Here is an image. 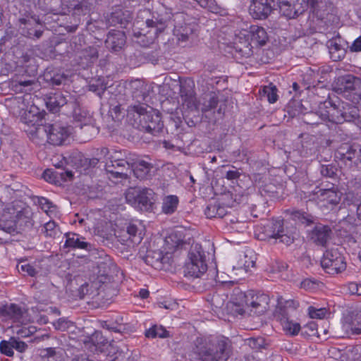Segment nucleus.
<instances>
[{
	"instance_id": "obj_20",
	"label": "nucleus",
	"mask_w": 361,
	"mask_h": 361,
	"mask_svg": "<svg viewBox=\"0 0 361 361\" xmlns=\"http://www.w3.org/2000/svg\"><path fill=\"white\" fill-rule=\"evenodd\" d=\"M27 344L19 339V338L11 336L8 340H2L0 342V353L8 357H13V349L23 353L27 349Z\"/></svg>"
},
{
	"instance_id": "obj_33",
	"label": "nucleus",
	"mask_w": 361,
	"mask_h": 361,
	"mask_svg": "<svg viewBox=\"0 0 361 361\" xmlns=\"http://www.w3.org/2000/svg\"><path fill=\"white\" fill-rule=\"evenodd\" d=\"M251 43L255 46H264L268 40V35L266 30L259 25H252L249 31Z\"/></svg>"
},
{
	"instance_id": "obj_10",
	"label": "nucleus",
	"mask_w": 361,
	"mask_h": 361,
	"mask_svg": "<svg viewBox=\"0 0 361 361\" xmlns=\"http://www.w3.org/2000/svg\"><path fill=\"white\" fill-rule=\"evenodd\" d=\"M322 268L329 274L343 272L346 269V263L338 248L327 250L321 261Z\"/></svg>"
},
{
	"instance_id": "obj_21",
	"label": "nucleus",
	"mask_w": 361,
	"mask_h": 361,
	"mask_svg": "<svg viewBox=\"0 0 361 361\" xmlns=\"http://www.w3.org/2000/svg\"><path fill=\"white\" fill-rule=\"evenodd\" d=\"M274 0H252L250 13L255 19H265L271 13Z\"/></svg>"
},
{
	"instance_id": "obj_18",
	"label": "nucleus",
	"mask_w": 361,
	"mask_h": 361,
	"mask_svg": "<svg viewBox=\"0 0 361 361\" xmlns=\"http://www.w3.org/2000/svg\"><path fill=\"white\" fill-rule=\"evenodd\" d=\"M204 99L205 101L202 106V113L209 119L214 121L219 119L223 115L221 108L219 107L216 111L214 110L216 109L219 103L218 97L214 92H210Z\"/></svg>"
},
{
	"instance_id": "obj_30",
	"label": "nucleus",
	"mask_w": 361,
	"mask_h": 361,
	"mask_svg": "<svg viewBox=\"0 0 361 361\" xmlns=\"http://www.w3.org/2000/svg\"><path fill=\"white\" fill-rule=\"evenodd\" d=\"M326 47L331 59L334 61L342 60L346 54L345 48L341 44V38H332L326 42Z\"/></svg>"
},
{
	"instance_id": "obj_37",
	"label": "nucleus",
	"mask_w": 361,
	"mask_h": 361,
	"mask_svg": "<svg viewBox=\"0 0 361 361\" xmlns=\"http://www.w3.org/2000/svg\"><path fill=\"white\" fill-rule=\"evenodd\" d=\"M23 314L24 312L22 308L16 304H10L9 305L0 307V315L8 317L14 322H20Z\"/></svg>"
},
{
	"instance_id": "obj_31",
	"label": "nucleus",
	"mask_w": 361,
	"mask_h": 361,
	"mask_svg": "<svg viewBox=\"0 0 361 361\" xmlns=\"http://www.w3.org/2000/svg\"><path fill=\"white\" fill-rule=\"evenodd\" d=\"M331 230L328 226L317 225L312 231L311 239L314 243L324 246L330 238Z\"/></svg>"
},
{
	"instance_id": "obj_41",
	"label": "nucleus",
	"mask_w": 361,
	"mask_h": 361,
	"mask_svg": "<svg viewBox=\"0 0 361 361\" xmlns=\"http://www.w3.org/2000/svg\"><path fill=\"white\" fill-rule=\"evenodd\" d=\"M102 286L97 281H93L90 283H85L79 288V294L81 298L85 295H89L92 299L100 294Z\"/></svg>"
},
{
	"instance_id": "obj_25",
	"label": "nucleus",
	"mask_w": 361,
	"mask_h": 361,
	"mask_svg": "<svg viewBox=\"0 0 361 361\" xmlns=\"http://www.w3.org/2000/svg\"><path fill=\"white\" fill-rule=\"evenodd\" d=\"M66 240L63 245L64 247L72 248L74 250L79 249L85 251L92 250V244L90 242L86 241L85 238L78 233H68L66 234Z\"/></svg>"
},
{
	"instance_id": "obj_47",
	"label": "nucleus",
	"mask_w": 361,
	"mask_h": 361,
	"mask_svg": "<svg viewBox=\"0 0 361 361\" xmlns=\"http://www.w3.org/2000/svg\"><path fill=\"white\" fill-rule=\"evenodd\" d=\"M262 96L266 97L269 103H275L278 100L276 87L272 83L264 86L262 90Z\"/></svg>"
},
{
	"instance_id": "obj_9",
	"label": "nucleus",
	"mask_w": 361,
	"mask_h": 361,
	"mask_svg": "<svg viewBox=\"0 0 361 361\" xmlns=\"http://www.w3.org/2000/svg\"><path fill=\"white\" fill-rule=\"evenodd\" d=\"M92 256L97 269V282L104 283L117 271L118 267L111 257L102 250H94Z\"/></svg>"
},
{
	"instance_id": "obj_40",
	"label": "nucleus",
	"mask_w": 361,
	"mask_h": 361,
	"mask_svg": "<svg viewBox=\"0 0 361 361\" xmlns=\"http://www.w3.org/2000/svg\"><path fill=\"white\" fill-rule=\"evenodd\" d=\"M44 80L51 85H60L66 79L64 73L58 69H47L44 73Z\"/></svg>"
},
{
	"instance_id": "obj_52",
	"label": "nucleus",
	"mask_w": 361,
	"mask_h": 361,
	"mask_svg": "<svg viewBox=\"0 0 361 361\" xmlns=\"http://www.w3.org/2000/svg\"><path fill=\"white\" fill-rule=\"evenodd\" d=\"M42 233L46 237L55 238L59 233V227L55 221H49L44 225Z\"/></svg>"
},
{
	"instance_id": "obj_22",
	"label": "nucleus",
	"mask_w": 361,
	"mask_h": 361,
	"mask_svg": "<svg viewBox=\"0 0 361 361\" xmlns=\"http://www.w3.org/2000/svg\"><path fill=\"white\" fill-rule=\"evenodd\" d=\"M133 18L130 11L123 9H116L115 11L107 15L106 23L107 26H119L126 27L131 22Z\"/></svg>"
},
{
	"instance_id": "obj_28",
	"label": "nucleus",
	"mask_w": 361,
	"mask_h": 361,
	"mask_svg": "<svg viewBox=\"0 0 361 361\" xmlns=\"http://www.w3.org/2000/svg\"><path fill=\"white\" fill-rule=\"evenodd\" d=\"M132 97L138 104H145L149 97V87L143 81L135 80L130 83Z\"/></svg>"
},
{
	"instance_id": "obj_3",
	"label": "nucleus",
	"mask_w": 361,
	"mask_h": 361,
	"mask_svg": "<svg viewBox=\"0 0 361 361\" xmlns=\"http://www.w3.org/2000/svg\"><path fill=\"white\" fill-rule=\"evenodd\" d=\"M139 15L142 18L151 16V18H147L145 20V27L140 28L138 26V21L133 26V37L135 42L140 46L147 47L154 42L160 33L164 31L169 16L166 12L164 13L156 11L151 13L149 9L141 11Z\"/></svg>"
},
{
	"instance_id": "obj_59",
	"label": "nucleus",
	"mask_w": 361,
	"mask_h": 361,
	"mask_svg": "<svg viewBox=\"0 0 361 361\" xmlns=\"http://www.w3.org/2000/svg\"><path fill=\"white\" fill-rule=\"evenodd\" d=\"M336 169L331 164L322 165L320 173L324 177L332 178L336 175Z\"/></svg>"
},
{
	"instance_id": "obj_36",
	"label": "nucleus",
	"mask_w": 361,
	"mask_h": 361,
	"mask_svg": "<svg viewBox=\"0 0 361 361\" xmlns=\"http://www.w3.org/2000/svg\"><path fill=\"white\" fill-rule=\"evenodd\" d=\"M67 97H70L69 95H64L61 92L54 93L53 95L50 96L46 102L47 108L53 113L57 112L61 107L68 104V100L67 99Z\"/></svg>"
},
{
	"instance_id": "obj_53",
	"label": "nucleus",
	"mask_w": 361,
	"mask_h": 361,
	"mask_svg": "<svg viewBox=\"0 0 361 361\" xmlns=\"http://www.w3.org/2000/svg\"><path fill=\"white\" fill-rule=\"evenodd\" d=\"M292 218L295 221L305 225H310L314 221L312 216L300 211L293 212L292 213Z\"/></svg>"
},
{
	"instance_id": "obj_15",
	"label": "nucleus",
	"mask_w": 361,
	"mask_h": 361,
	"mask_svg": "<svg viewBox=\"0 0 361 361\" xmlns=\"http://www.w3.org/2000/svg\"><path fill=\"white\" fill-rule=\"evenodd\" d=\"M245 295V302L248 307H250V314L255 315H261L267 311L269 309V297L268 295L261 293L255 294L250 293Z\"/></svg>"
},
{
	"instance_id": "obj_60",
	"label": "nucleus",
	"mask_w": 361,
	"mask_h": 361,
	"mask_svg": "<svg viewBox=\"0 0 361 361\" xmlns=\"http://www.w3.org/2000/svg\"><path fill=\"white\" fill-rule=\"evenodd\" d=\"M308 314L312 319H323L326 314L325 309H316L313 307L308 308Z\"/></svg>"
},
{
	"instance_id": "obj_13",
	"label": "nucleus",
	"mask_w": 361,
	"mask_h": 361,
	"mask_svg": "<svg viewBox=\"0 0 361 361\" xmlns=\"http://www.w3.org/2000/svg\"><path fill=\"white\" fill-rule=\"evenodd\" d=\"M335 158L345 163L350 161L356 166H361V148L348 143L341 144L335 152Z\"/></svg>"
},
{
	"instance_id": "obj_55",
	"label": "nucleus",
	"mask_w": 361,
	"mask_h": 361,
	"mask_svg": "<svg viewBox=\"0 0 361 361\" xmlns=\"http://www.w3.org/2000/svg\"><path fill=\"white\" fill-rule=\"evenodd\" d=\"M241 176L240 172L238 169L231 166L228 171L225 172L224 178L231 180L233 183L237 182Z\"/></svg>"
},
{
	"instance_id": "obj_51",
	"label": "nucleus",
	"mask_w": 361,
	"mask_h": 361,
	"mask_svg": "<svg viewBox=\"0 0 361 361\" xmlns=\"http://www.w3.org/2000/svg\"><path fill=\"white\" fill-rule=\"evenodd\" d=\"M15 56L18 59L16 63L21 66L28 67L31 65L32 62L35 61V59L27 52L16 51Z\"/></svg>"
},
{
	"instance_id": "obj_19",
	"label": "nucleus",
	"mask_w": 361,
	"mask_h": 361,
	"mask_svg": "<svg viewBox=\"0 0 361 361\" xmlns=\"http://www.w3.org/2000/svg\"><path fill=\"white\" fill-rule=\"evenodd\" d=\"M260 233L262 235L261 240H267L270 238H276L280 235V233L284 232L283 221L282 219H271L266 221V223L259 228Z\"/></svg>"
},
{
	"instance_id": "obj_2",
	"label": "nucleus",
	"mask_w": 361,
	"mask_h": 361,
	"mask_svg": "<svg viewBox=\"0 0 361 361\" xmlns=\"http://www.w3.org/2000/svg\"><path fill=\"white\" fill-rule=\"evenodd\" d=\"M24 123L31 129L27 130L33 138L41 140H46L53 145L65 144L72 133V128L66 124L54 123L53 124H42V120L39 116L32 114L30 111L25 113Z\"/></svg>"
},
{
	"instance_id": "obj_39",
	"label": "nucleus",
	"mask_w": 361,
	"mask_h": 361,
	"mask_svg": "<svg viewBox=\"0 0 361 361\" xmlns=\"http://www.w3.org/2000/svg\"><path fill=\"white\" fill-rule=\"evenodd\" d=\"M342 123L344 122H355L359 118L360 109L348 103H342Z\"/></svg>"
},
{
	"instance_id": "obj_26",
	"label": "nucleus",
	"mask_w": 361,
	"mask_h": 361,
	"mask_svg": "<svg viewBox=\"0 0 361 361\" xmlns=\"http://www.w3.org/2000/svg\"><path fill=\"white\" fill-rule=\"evenodd\" d=\"M105 170L107 173L110 174L109 178L127 179L128 178V172H131L130 164H110L106 163Z\"/></svg>"
},
{
	"instance_id": "obj_5",
	"label": "nucleus",
	"mask_w": 361,
	"mask_h": 361,
	"mask_svg": "<svg viewBox=\"0 0 361 361\" xmlns=\"http://www.w3.org/2000/svg\"><path fill=\"white\" fill-rule=\"evenodd\" d=\"M164 84L172 86L173 90L176 88L179 92L183 108L190 111H197L199 103L195 92L194 81L190 78L181 79L180 76L173 74V77L165 78Z\"/></svg>"
},
{
	"instance_id": "obj_8",
	"label": "nucleus",
	"mask_w": 361,
	"mask_h": 361,
	"mask_svg": "<svg viewBox=\"0 0 361 361\" xmlns=\"http://www.w3.org/2000/svg\"><path fill=\"white\" fill-rule=\"evenodd\" d=\"M154 192L149 188H130L126 196V200L135 208L141 211L152 209L155 201Z\"/></svg>"
},
{
	"instance_id": "obj_56",
	"label": "nucleus",
	"mask_w": 361,
	"mask_h": 361,
	"mask_svg": "<svg viewBox=\"0 0 361 361\" xmlns=\"http://www.w3.org/2000/svg\"><path fill=\"white\" fill-rule=\"evenodd\" d=\"M106 89V85L99 81H97L96 83H91L89 85V90L96 93L99 97H102Z\"/></svg>"
},
{
	"instance_id": "obj_23",
	"label": "nucleus",
	"mask_w": 361,
	"mask_h": 361,
	"mask_svg": "<svg viewBox=\"0 0 361 361\" xmlns=\"http://www.w3.org/2000/svg\"><path fill=\"white\" fill-rule=\"evenodd\" d=\"M126 37L123 31L111 30L105 40V46L114 52L120 51L126 44Z\"/></svg>"
},
{
	"instance_id": "obj_57",
	"label": "nucleus",
	"mask_w": 361,
	"mask_h": 361,
	"mask_svg": "<svg viewBox=\"0 0 361 361\" xmlns=\"http://www.w3.org/2000/svg\"><path fill=\"white\" fill-rule=\"evenodd\" d=\"M17 269L19 272H25L30 276H34L37 273L34 267L30 264L19 263L17 264Z\"/></svg>"
},
{
	"instance_id": "obj_54",
	"label": "nucleus",
	"mask_w": 361,
	"mask_h": 361,
	"mask_svg": "<svg viewBox=\"0 0 361 361\" xmlns=\"http://www.w3.org/2000/svg\"><path fill=\"white\" fill-rule=\"evenodd\" d=\"M59 176L63 180H66L63 173H59L50 169H46L42 174L43 178L49 183H56Z\"/></svg>"
},
{
	"instance_id": "obj_44",
	"label": "nucleus",
	"mask_w": 361,
	"mask_h": 361,
	"mask_svg": "<svg viewBox=\"0 0 361 361\" xmlns=\"http://www.w3.org/2000/svg\"><path fill=\"white\" fill-rule=\"evenodd\" d=\"M290 311L283 305L282 298L278 300V305L274 311V316L281 324L290 319Z\"/></svg>"
},
{
	"instance_id": "obj_14",
	"label": "nucleus",
	"mask_w": 361,
	"mask_h": 361,
	"mask_svg": "<svg viewBox=\"0 0 361 361\" xmlns=\"http://www.w3.org/2000/svg\"><path fill=\"white\" fill-rule=\"evenodd\" d=\"M18 21L20 25L25 26L24 28L27 29V36L29 38L39 39L41 37L43 31L37 28V27L41 25L40 19L33 12L26 11L21 15Z\"/></svg>"
},
{
	"instance_id": "obj_43",
	"label": "nucleus",
	"mask_w": 361,
	"mask_h": 361,
	"mask_svg": "<svg viewBox=\"0 0 361 361\" xmlns=\"http://www.w3.org/2000/svg\"><path fill=\"white\" fill-rule=\"evenodd\" d=\"M322 116V107L321 105L319 107V111L317 112L310 111L302 115V121L307 125H319L324 121V118Z\"/></svg>"
},
{
	"instance_id": "obj_17",
	"label": "nucleus",
	"mask_w": 361,
	"mask_h": 361,
	"mask_svg": "<svg viewBox=\"0 0 361 361\" xmlns=\"http://www.w3.org/2000/svg\"><path fill=\"white\" fill-rule=\"evenodd\" d=\"M322 116L324 122L335 124L342 123V105L336 104L331 99H326L321 104Z\"/></svg>"
},
{
	"instance_id": "obj_38",
	"label": "nucleus",
	"mask_w": 361,
	"mask_h": 361,
	"mask_svg": "<svg viewBox=\"0 0 361 361\" xmlns=\"http://www.w3.org/2000/svg\"><path fill=\"white\" fill-rule=\"evenodd\" d=\"M33 84V80H27L23 77H15L10 81L9 87L16 93H20L30 90V87Z\"/></svg>"
},
{
	"instance_id": "obj_6",
	"label": "nucleus",
	"mask_w": 361,
	"mask_h": 361,
	"mask_svg": "<svg viewBox=\"0 0 361 361\" xmlns=\"http://www.w3.org/2000/svg\"><path fill=\"white\" fill-rule=\"evenodd\" d=\"M47 9L57 15L85 16L94 9L95 0H47Z\"/></svg>"
},
{
	"instance_id": "obj_49",
	"label": "nucleus",
	"mask_w": 361,
	"mask_h": 361,
	"mask_svg": "<svg viewBox=\"0 0 361 361\" xmlns=\"http://www.w3.org/2000/svg\"><path fill=\"white\" fill-rule=\"evenodd\" d=\"M281 324L282 326L283 330L286 332V334L290 336L298 335L300 330L301 329V326L299 323L290 319L286 320V322Z\"/></svg>"
},
{
	"instance_id": "obj_63",
	"label": "nucleus",
	"mask_w": 361,
	"mask_h": 361,
	"mask_svg": "<svg viewBox=\"0 0 361 361\" xmlns=\"http://www.w3.org/2000/svg\"><path fill=\"white\" fill-rule=\"evenodd\" d=\"M149 257H152L154 259L156 262H160L161 263H164V257L161 251L152 252V250H148L147 252V259Z\"/></svg>"
},
{
	"instance_id": "obj_61",
	"label": "nucleus",
	"mask_w": 361,
	"mask_h": 361,
	"mask_svg": "<svg viewBox=\"0 0 361 361\" xmlns=\"http://www.w3.org/2000/svg\"><path fill=\"white\" fill-rule=\"evenodd\" d=\"M348 290L351 295L361 296V283L357 282H350L347 285Z\"/></svg>"
},
{
	"instance_id": "obj_48",
	"label": "nucleus",
	"mask_w": 361,
	"mask_h": 361,
	"mask_svg": "<svg viewBox=\"0 0 361 361\" xmlns=\"http://www.w3.org/2000/svg\"><path fill=\"white\" fill-rule=\"evenodd\" d=\"M145 336L147 338H167L169 336V333L162 326L154 325L146 330Z\"/></svg>"
},
{
	"instance_id": "obj_45",
	"label": "nucleus",
	"mask_w": 361,
	"mask_h": 361,
	"mask_svg": "<svg viewBox=\"0 0 361 361\" xmlns=\"http://www.w3.org/2000/svg\"><path fill=\"white\" fill-rule=\"evenodd\" d=\"M178 198L176 195H169L166 197L162 203V212L165 214L173 213L178 206Z\"/></svg>"
},
{
	"instance_id": "obj_1",
	"label": "nucleus",
	"mask_w": 361,
	"mask_h": 361,
	"mask_svg": "<svg viewBox=\"0 0 361 361\" xmlns=\"http://www.w3.org/2000/svg\"><path fill=\"white\" fill-rule=\"evenodd\" d=\"M232 354L231 341L224 336L197 338L189 356L200 361H227Z\"/></svg>"
},
{
	"instance_id": "obj_34",
	"label": "nucleus",
	"mask_w": 361,
	"mask_h": 361,
	"mask_svg": "<svg viewBox=\"0 0 361 361\" xmlns=\"http://www.w3.org/2000/svg\"><path fill=\"white\" fill-rule=\"evenodd\" d=\"M130 169L137 178L145 179L150 176L152 165L144 160H137L130 164Z\"/></svg>"
},
{
	"instance_id": "obj_42",
	"label": "nucleus",
	"mask_w": 361,
	"mask_h": 361,
	"mask_svg": "<svg viewBox=\"0 0 361 361\" xmlns=\"http://www.w3.org/2000/svg\"><path fill=\"white\" fill-rule=\"evenodd\" d=\"M227 213L225 207L219 203L209 204L205 209L204 214L207 218H223Z\"/></svg>"
},
{
	"instance_id": "obj_24",
	"label": "nucleus",
	"mask_w": 361,
	"mask_h": 361,
	"mask_svg": "<svg viewBox=\"0 0 361 361\" xmlns=\"http://www.w3.org/2000/svg\"><path fill=\"white\" fill-rule=\"evenodd\" d=\"M73 109V117L78 123V126L82 129L84 126H92L94 119L92 114L84 107L81 106L77 102H71Z\"/></svg>"
},
{
	"instance_id": "obj_64",
	"label": "nucleus",
	"mask_w": 361,
	"mask_h": 361,
	"mask_svg": "<svg viewBox=\"0 0 361 361\" xmlns=\"http://www.w3.org/2000/svg\"><path fill=\"white\" fill-rule=\"evenodd\" d=\"M54 325L56 329L61 331H65L68 328V322L62 318L59 319Z\"/></svg>"
},
{
	"instance_id": "obj_16",
	"label": "nucleus",
	"mask_w": 361,
	"mask_h": 361,
	"mask_svg": "<svg viewBox=\"0 0 361 361\" xmlns=\"http://www.w3.org/2000/svg\"><path fill=\"white\" fill-rule=\"evenodd\" d=\"M278 4L280 12L288 18H295L307 8V0H288Z\"/></svg>"
},
{
	"instance_id": "obj_27",
	"label": "nucleus",
	"mask_w": 361,
	"mask_h": 361,
	"mask_svg": "<svg viewBox=\"0 0 361 361\" xmlns=\"http://www.w3.org/2000/svg\"><path fill=\"white\" fill-rule=\"evenodd\" d=\"M337 90L341 92L359 90L361 87L360 78L353 75H345L337 79Z\"/></svg>"
},
{
	"instance_id": "obj_29",
	"label": "nucleus",
	"mask_w": 361,
	"mask_h": 361,
	"mask_svg": "<svg viewBox=\"0 0 361 361\" xmlns=\"http://www.w3.org/2000/svg\"><path fill=\"white\" fill-rule=\"evenodd\" d=\"M99 57L98 49L95 46H90L82 49L78 54V63L85 67L95 63Z\"/></svg>"
},
{
	"instance_id": "obj_12",
	"label": "nucleus",
	"mask_w": 361,
	"mask_h": 361,
	"mask_svg": "<svg viewBox=\"0 0 361 361\" xmlns=\"http://www.w3.org/2000/svg\"><path fill=\"white\" fill-rule=\"evenodd\" d=\"M25 218L22 210H17L13 207L6 208L0 217V230L6 233L16 232L17 225Z\"/></svg>"
},
{
	"instance_id": "obj_7",
	"label": "nucleus",
	"mask_w": 361,
	"mask_h": 361,
	"mask_svg": "<svg viewBox=\"0 0 361 361\" xmlns=\"http://www.w3.org/2000/svg\"><path fill=\"white\" fill-rule=\"evenodd\" d=\"M183 269L184 276L190 279L200 278L206 273L207 264L205 252L201 245H192Z\"/></svg>"
},
{
	"instance_id": "obj_62",
	"label": "nucleus",
	"mask_w": 361,
	"mask_h": 361,
	"mask_svg": "<svg viewBox=\"0 0 361 361\" xmlns=\"http://www.w3.org/2000/svg\"><path fill=\"white\" fill-rule=\"evenodd\" d=\"M246 255H240L235 264L233 266L234 270H238L245 273Z\"/></svg>"
},
{
	"instance_id": "obj_35",
	"label": "nucleus",
	"mask_w": 361,
	"mask_h": 361,
	"mask_svg": "<svg viewBox=\"0 0 361 361\" xmlns=\"http://www.w3.org/2000/svg\"><path fill=\"white\" fill-rule=\"evenodd\" d=\"M144 231V226L140 222H138L137 224H129L126 228L128 240H130L133 244H139L145 235Z\"/></svg>"
},
{
	"instance_id": "obj_46",
	"label": "nucleus",
	"mask_w": 361,
	"mask_h": 361,
	"mask_svg": "<svg viewBox=\"0 0 361 361\" xmlns=\"http://www.w3.org/2000/svg\"><path fill=\"white\" fill-rule=\"evenodd\" d=\"M126 152L118 149H111L110 155L107 157L106 163L110 164H127L128 161L126 160Z\"/></svg>"
},
{
	"instance_id": "obj_4",
	"label": "nucleus",
	"mask_w": 361,
	"mask_h": 361,
	"mask_svg": "<svg viewBox=\"0 0 361 361\" xmlns=\"http://www.w3.org/2000/svg\"><path fill=\"white\" fill-rule=\"evenodd\" d=\"M128 115H132L140 130L157 135L163 129L161 114L147 104L130 105L127 109Z\"/></svg>"
},
{
	"instance_id": "obj_50",
	"label": "nucleus",
	"mask_w": 361,
	"mask_h": 361,
	"mask_svg": "<svg viewBox=\"0 0 361 361\" xmlns=\"http://www.w3.org/2000/svg\"><path fill=\"white\" fill-rule=\"evenodd\" d=\"M111 323L113 324V327L114 332H122L127 330L128 323L126 322V319L122 315L116 314L115 317H112L111 319Z\"/></svg>"
},
{
	"instance_id": "obj_58",
	"label": "nucleus",
	"mask_w": 361,
	"mask_h": 361,
	"mask_svg": "<svg viewBox=\"0 0 361 361\" xmlns=\"http://www.w3.org/2000/svg\"><path fill=\"white\" fill-rule=\"evenodd\" d=\"M275 239H279V242H281L287 245H290L293 243L295 239V235L293 233H289L288 231L280 233V235L276 238Z\"/></svg>"
},
{
	"instance_id": "obj_32",
	"label": "nucleus",
	"mask_w": 361,
	"mask_h": 361,
	"mask_svg": "<svg viewBox=\"0 0 361 361\" xmlns=\"http://www.w3.org/2000/svg\"><path fill=\"white\" fill-rule=\"evenodd\" d=\"M346 329L353 335L361 334V310H355L346 317Z\"/></svg>"
},
{
	"instance_id": "obj_11",
	"label": "nucleus",
	"mask_w": 361,
	"mask_h": 361,
	"mask_svg": "<svg viewBox=\"0 0 361 361\" xmlns=\"http://www.w3.org/2000/svg\"><path fill=\"white\" fill-rule=\"evenodd\" d=\"M308 193L309 200L322 202L327 209H333L341 201V192L334 189H322L317 186Z\"/></svg>"
}]
</instances>
